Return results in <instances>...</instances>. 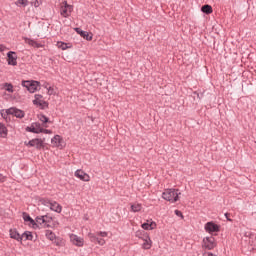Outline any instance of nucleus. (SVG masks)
<instances>
[{
	"label": "nucleus",
	"instance_id": "nucleus-29",
	"mask_svg": "<svg viewBox=\"0 0 256 256\" xmlns=\"http://www.w3.org/2000/svg\"><path fill=\"white\" fill-rule=\"evenodd\" d=\"M35 223H36L38 226H39V225H43V226L45 227V218H44V216H37Z\"/></svg>",
	"mask_w": 256,
	"mask_h": 256
},
{
	"label": "nucleus",
	"instance_id": "nucleus-11",
	"mask_svg": "<svg viewBox=\"0 0 256 256\" xmlns=\"http://www.w3.org/2000/svg\"><path fill=\"white\" fill-rule=\"evenodd\" d=\"M51 143L54 147H57L58 149H63V147H65V142L63 141V137H61V135H55L51 139Z\"/></svg>",
	"mask_w": 256,
	"mask_h": 256
},
{
	"label": "nucleus",
	"instance_id": "nucleus-20",
	"mask_svg": "<svg viewBox=\"0 0 256 256\" xmlns=\"http://www.w3.org/2000/svg\"><path fill=\"white\" fill-rule=\"evenodd\" d=\"M141 209H143V205L141 203H133L131 204V211L132 213H139V211H141Z\"/></svg>",
	"mask_w": 256,
	"mask_h": 256
},
{
	"label": "nucleus",
	"instance_id": "nucleus-17",
	"mask_svg": "<svg viewBox=\"0 0 256 256\" xmlns=\"http://www.w3.org/2000/svg\"><path fill=\"white\" fill-rule=\"evenodd\" d=\"M156 227L157 223H155L154 221L147 220V222L142 224V229H144L145 231H153V229H155Z\"/></svg>",
	"mask_w": 256,
	"mask_h": 256
},
{
	"label": "nucleus",
	"instance_id": "nucleus-43",
	"mask_svg": "<svg viewBox=\"0 0 256 256\" xmlns=\"http://www.w3.org/2000/svg\"><path fill=\"white\" fill-rule=\"evenodd\" d=\"M0 183H5V176L0 174Z\"/></svg>",
	"mask_w": 256,
	"mask_h": 256
},
{
	"label": "nucleus",
	"instance_id": "nucleus-19",
	"mask_svg": "<svg viewBox=\"0 0 256 256\" xmlns=\"http://www.w3.org/2000/svg\"><path fill=\"white\" fill-rule=\"evenodd\" d=\"M0 115H1V117H3V119H5V121H11V115H12L11 108L2 109L0 111Z\"/></svg>",
	"mask_w": 256,
	"mask_h": 256
},
{
	"label": "nucleus",
	"instance_id": "nucleus-27",
	"mask_svg": "<svg viewBox=\"0 0 256 256\" xmlns=\"http://www.w3.org/2000/svg\"><path fill=\"white\" fill-rule=\"evenodd\" d=\"M46 238L49 239V241H55V238L57 236H55V233H53V231L51 230H46L45 232Z\"/></svg>",
	"mask_w": 256,
	"mask_h": 256
},
{
	"label": "nucleus",
	"instance_id": "nucleus-14",
	"mask_svg": "<svg viewBox=\"0 0 256 256\" xmlns=\"http://www.w3.org/2000/svg\"><path fill=\"white\" fill-rule=\"evenodd\" d=\"M75 31L78 33V35L82 36L83 39H86V41H93V34L83 31L81 28H75Z\"/></svg>",
	"mask_w": 256,
	"mask_h": 256
},
{
	"label": "nucleus",
	"instance_id": "nucleus-42",
	"mask_svg": "<svg viewBox=\"0 0 256 256\" xmlns=\"http://www.w3.org/2000/svg\"><path fill=\"white\" fill-rule=\"evenodd\" d=\"M6 47L3 44H0V53H3L5 51Z\"/></svg>",
	"mask_w": 256,
	"mask_h": 256
},
{
	"label": "nucleus",
	"instance_id": "nucleus-24",
	"mask_svg": "<svg viewBox=\"0 0 256 256\" xmlns=\"http://www.w3.org/2000/svg\"><path fill=\"white\" fill-rule=\"evenodd\" d=\"M26 43H28V45H30L31 47H35L36 49L43 47V45H41V43H39L35 40H31V39H27Z\"/></svg>",
	"mask_w": 256,
	"mask_h": 256
},
{
	"label": "nucleus",
	"instance_id": "nucleus-44",
	"mask_svg": "<svg viewBox=\"0 0 256 256\" xmlns=\"http://www.w3.org/2000/svg\"><path fill=\"white\" fill-rule=\"evenodd\" d=\"M43 87H45V89H49V84L47 82H45Z\"/></svg>",
	"mask_w": 256,
	"mask_h": 256
},
{
	"label": "nucleus",
	"instance_id": "nucleus-37",
	"mask_svg": "<svg viewBox=\"0 0 256 256\" xmlns=\"http://www.w3.org/2000/svg\"><path fill=\"white\" fill-rule=\"evenodd\" d=\"M47 94L48 95H53L54 93H55V90L53 89V87H51V86H49L48 88H47Z\"/></svg>",
	"mask_w": 256,
	"mask_h": 256
},
{
	"label": "nucleus",
	"instance_id": "nucleus-2",
	"mask_svg": "<svg viewBox=\"0 0 256 256\" xmlns=\"http://www.w3.org/2000/svg\"><path fill=\"white\" fill-rule=\"evenodd\" d=\"M136 237H139V239H142V241H144L142 243V249H151V247L153 246V241H151L149 234L145 233V231L136 232Z\"/></svg>",
	"mask_w": 256,
	"mask_h": 256
},
{
	"label": "nucleus",
	"instance_id": "nucleus-6",
	"mask_svg": "<svg viewBox=\"0 0 256 256\" xmlns=\"http://www.w3.org/2000/svg\"><path fill=\"white\" fill-rule=\"evenodd\" d=\"M202 247L208 251H212V249L217 247V242L213 236L205 237L202 241Z\"/></svg>",
	"mask_w": 256,
	"mask_h": 256
},
{
	"label": "nucleus",
	"instance_id": "nucleus-39",
	"mask_svg": "<svg viewBox=\"0 0 256 256\" xmlns=\"http://www.w3.org/2000/svg\"><path fill=\"white\" fill-rule=\"evenodd\" d=\"M174 213L177 215V217H181V219H183V213L181 211L175 210Z\"/></svg>",
	"mask_w": 256,
	"mask_h": 256
},
{
	"label": "nucleus",
	"instance_id": "nucleus-34",
	"mask_svg": "<svg viewBox=\"0 0 256 256\" xmlns=\"http://www.w3.org/2000/svg\"><path fill=\"white\" fill-rule=\"evenodd\" d=\"M88 238L90 239L91 243H95L97 241V236L94 233H88Z\"/></svg>",
	"mask_w": 256,
	"mask_h": 256
},
{
	"label": "nucleus",
	"instance_id": "nucleus-31",
	"mask_svg": "<svg viewBox=\"0 0 256 256\" xmlns=\"http://www.w3.org/2000/svg\"><path fill=\"white\" fill-rule=\"evenodd\" d=\"M4 87L6 88V91H8V93H13V84L11 83H5Z\"/></svg>",
	"mask_w": 256,
	"mask_h": 256
},
{
	"label": "nucleus",
	"instance_id": "nucleus-10",
	"mask_svg": "<svg viewBox=\"0 0 256 256\" xmlns=\"http://www.w3.org/2000/svg\"><path fill=\"white\" fill-rule=\"evenodd\" d=\"M74 176L77 177V179H80V181H85L86 183L91 181V176L81 169L76 170Z\"/></svg>",
	"mask_w": 256,
	"mask_h": 256
},
{
	"label": "nucleus",
	"instance_id": "nucleus-36",
	"mask_svg": "<svg viewBox=\"0 0 256 256\" xmlns=\"http://www.w3.org/2000/svg\"><path fill=\"white\" fill-rule=\"evenodd\" d=\"M96 241H97L98 245H101V246L105 245V243H106L105 239H103V238H97Z\"/></svg>",
	"mask_w": 256,
	"mask_h": 256
},
{
	"label": "nucleus",
	"instance_id": "nucleus-33",
	"mask_svg": "<svg viewBox=\"0 0 256 256\" xmlns=\"http://www.w3.org/2000/svg\"><path fill=\"white\" fill-rule=\"evenodd\" d=\"M22 237H25L27 241H33V234L31 232H25Z\"/></svg>",
	"mask_w": 256,
	"mask_h": 256
},
{
	"label": "nucleus",
	"instance_id": "nucleus-41",
	"mask_svg": "<svg viewBox=\"0 0 256 256\" xmlns=\"http://www.w3.org/2000/svg\"><path fill=\"white\" fill-rule=\"evenodd\" d=\"M203 256H217V255L213 254L212 252H204Z\"/></svg>",
	"mask_w": 256,
	"mask_h": 256
},
{
	"label": "nucleus",
	"instance_id": "nucleus-26",
	"mask_svg": "<svg viewBox=\"0 0 256 256\" xmlns=\"http://www.w3.org/2000/svg\"><path fill=\"white\" fill-rule=\"evenodd\" d=\"M7 133H8L7 127H5L3 123H0V137L5 139V137H7Z\"/></svg>",
	"mask_w": 256,
	"mask_h": 256
},
{
	"label": "nucleus",
	"instance_id": "nucleus-32",
	"mask_svg": "<svg viewBox=\"0 0 256 256\" xmlns=\"http://www.w3.org/2000/svg\"><path fill=\"white\" fill-rule=\"evenodd\" d=\"M42 205H44L45 207H51V203H53V201L49 200V199H42L41 200Z\"/></svg>",
	"mask_w": 256,
	"mask_h": 256
},
{
	"label": "nucleus",
	"instance_id": "nucleus-13",
	"mask_svg": "<svg viewBox=\"0 0 256 256\" xmlns=\"http://www.w3.org/2000/svg\"><path fill=\"white\" fill-rule=\"evenodd\" d=\"M7 57L8 65H12V67H15L17 65V53H15L14 51H10L7 53Z\"/></svg>",
	"mask_w": 256,
	"mask_h": 256
},
{
	"label": "nucleus",
	"instance_id": "nucleus-22",
	"mask_svg": "<svg viewBox=\"0 0 256 256\" xmlns=\"http://www.w3.org/2000/svg\"><path fill=\"white\" fill-rule=\"evenodd\" d=\"M201 11L202 13H206V15H211V13H213V7H211L209 4H206L201 7Z\"/></svg>",
	"mask_w": 256,
	"mask_h": 256
},
{
	"label": "nucleus",
	"instance_id": "nucleus-18",
	"mask_svg": "<svg viewBox=\"0 0 256 256\" xmlns=\"http://www.w3.org/2000/svg\"><path fill=\"white\" fill-rule=\"evenodd\" d=\"M49 209L55 213H61L63 211V206H61L57 201H52Z\"/></svg>",
	"mask_w": 256,
	"mask_h": 256
},
{
	"label": "nucleus",
	"instance_id": "nucleus-30",
	"mask_svg": "<svg viewBox=\"0 0 256 256\" xmlns=\"http://www.w3.org/2000/svg\"><path fill=\"white\" fill-rule=\"evenodd\" d=\"M29 4V0H18L15 5H17V7H21V5L23 7H27V5Z\"/></svg>",
	"mask_w": 256,
	"mask_h": 256
},
{
	"label": "nucleus",
	"instance_id": "nucleus-7",
	"mask_svg": "<svg viewBox=\"0 0 256 256\" xmlns=\"http://www.w3.org/2000/svg\"><path fill=\"white\" fill-rule=\"evenodd\" d=\"M33 104L40 109H45L49 106V104H47V101H45V98H43V95L41 94H36L34 96Z\"/></svg>",
	"mask_w": 256,
	"mask_h": 256
},
{
	"label": "nucleus",
	"instance_id": "nucleus-38",
	"mask_svg": "<svg viewBox=\"0 0 256 256\" xmlns=\"http://www.w3.org/2000/svg\"><path fill=\"white\" fill-rule=\"evenodd\" d=\"M42 133H45L46 135H51V133H53V131L47 130L45 127H43L42 128Z\"/></svg>",
	"mask_w": 256,
	"mask_h": 256
},
{
	"label": "nucleus",
	"instance_id": "nucleus-28",
	"mask_svg": "<svg viewBox=\"0 0 256 256\" xmlns=\"http://www.w3.org/2000/svg\"><path fill=\"white\" fill-rule=\"evenodd\" d=\"M44 227H49V223L53 221V218L48 215H44Z\"/></svg>",
	"mask_w": 256,
	"mask_h": 256
},
{
	"label": "nucleus",
	"instance_id": "nucleus-8",
	"mask_svg": "<svg viewBox=\"0 0 256 256\" xmlns=\"http://www.w3.org/2000/svg\"><path fill=\"white\" fill-rule=\"evenodd\" d=\"M70 243L76 247H83L85 245V240L79 237L77 234H70Z\"/></svg>",
	"mask_w": 256,
	"mask_h": 256
},
{
	"label": "nucleus",
	"instance_id": "nucleus-15",
	"mask_svg": "<svg viewBox=\"0 0 256 256\" xmlns=\"http://www.w3.org/2000/svg\"><path fill=\"white\" fill-rule=\"evenodd\" d=\"M23 219H24V221L28 222L29 226L32 227L33 229L39 228V226L37 225V222H35V220H33V218H31V216H29V214L24 212Z\"/></svg>",
	"mask_w": 256,
	"mask_h": 256
},
{
	"label": "nucleus",
	"instance_id": "nucleus-23",
	"mask_svg": "<svg viewBox=\"0 0 256 256\" xmlns=\"http://www.w3.org/2000/svg\"><path fill=\"white\" fill-rule=\"evenodd\" d=\"M10 237L11 239H15L16 241H21V235L15 229L10 230Z\"/></svg>",
	"mask_w": 256,
	"mask_h": 256
},
{
	"label": "nucleus",
	"instance_id": "nucleus-16",
	"mask_svg": "<svg viewBox=\"0 0 256 256\" xmlns=\"http://www.w3.org/2000/svg\"><path fill=\"white\" fill-rule=\"evenodd\" d=\"M10 113H12L13 117H17V119H23L25 117V112L15 107L10 108Z\"/></svg>",
	"mask_w": 256,
	"mask_h": 256
},
{
	"label": "nucleus",
	"instance_id": "nucleus-5",
	"mask_svg": "<svg viewBox=\"0 0 256 256\" xmlns=\"http://www.w3.org/2000/svg\"><path fill=\"white\" fill-rule=\"evenodd\" d=\"M41 83L39 81H29V80H24L22 81V87H25L29 93H35L37 91V88L39 87Z\"/></svg>",
	"mask_w": 256,
	"mask_h": 256
},
{
	"label": "nucleus",
	"instance_id": "nucleus-35",
	"mask_svg": "<svg viewBox=\"0 0 256 256\" xmlns=\"http://www.w3.org/2000/svg\"><path fill=\"white\" fill-rule=\"evenodd\" d=\"M54 243V245H57V247L61 246L63 243V240H61L60 238H55L54 241H52Z\"/></svg>",
	"mask_w": 256,
	"mask_h": 256
},
{
	"label": "nucleus",
	"instance_id": "nucleus-9",
	"mask_svg": "<svg viewBox=\"0 0 256 256\" xmlns=\"http://www.w3.org/2000/svg\"><path fill=\"white\" fill-rule=\"evenodd\" d=\"M206 233H219L220 227L215 222H207L204 226Z\"/></svg>",
	"mask_w": 256,
	"mask_h": 256
},
{
	"label": "nucleus",
	"instance_id": "nucleus-12",
	"mask_svg": "<svg viewBox=\"0 0 256 256\" xmlns=\"http://www.w3.org/2000/svg\"><path fill=\"white\" fill-rule=\"evenodd\" d=\"M26 131H29L30 133H43V125L39 122H34L31 126L26 128Z\"/></svg>",
	"mask_w": 256,
	"mask_h": 256
},
{
	"label": "nucleus",
	"instance_id": "nucleus-3",
	"mask_svg": "<svg viewBox=\"0 0 256 256\" xmlns=\"http://www.w3.org/2000/svg\"><path fill=\"white\" fill-rule=\"evenodd\" d=\"M71 13H73V5L67 3V1H63L60 4V15L62 17H71Z\"/></svg>",
	"mask_w": 256,
	"mask_h": 256
},
{
	"label": "nucleus",
	"instance_id": "nucleus-21",
	"mask_svg": "<svg viewBox=\"0 0 256 256\" xmlns=\"http://www.w3.org/2000/svg\"><path fill=\"white\" fill-rule=\"evenodd\" d=\"M39 121L42 123V127H49L47 124L49 123V118L43 114L38 115Z\"/></svg>",
	"mask_w": 256,
	"mask_h": 256
},
{
	"label": "nucleus",
	"instance_id": "nucleus-4",
	"mask_svg": "<svg viewBox=\"0 0 256 256\" xmlns=\"http://www.w3.org/2000/svg\"><path fill=\"white\" fill-rule=\"evenodd\" d=\"M24 145H26V147H35L36 149L41 150L45 147V140L41 138H34L28 142L25 141Z\"/></svg>",
	"mask_w": 256,
	"mask_h": 256
},
{
	"label": "nucleus",
	"instance_id": "nucleus-25",
	"mask_svg": "<svg viewBox=\"0 0 256 256\" xmlns=\"http://www.w3.org/2000/svg\"><path fill=\"white\" fill-rule=\"evenodd\" d=\"M56 47H58V49H62V51H65L67 49H71V45L67 44L65 42H57Z\"/></svg>",
	"mask_w": 256,
	"mask_h": 256
},
{
	"label": "nucleus",
	"instance_id": "nucleus-1",
	"mask_svg": "<svg viewBox=\"0 0 256 256\" xmlns=\"http://www.w3.org/2000/svg\"><path fill=\"white\" fill-rule=\"evenodd\" d=\"M179 195H181V192H179V189H166L162 193V198L165 199V201H169L170 203H177V200L179 199Z\"/></svg>",
	"mask_w": 256,
	"mask_h": 256
},
{
	"label": "nucleus",
	"instance_id": "nucleus-40",
	"mask_svg": "<svg viewBox=\"0 0 256 256\" xmlns=\"http://www.w3.org/2000/svg\"><path fill=\"white\" fill-rule=\"evenodd\" d=\"M97 235H99L100 237H107L108 233L100 231V232H97Z\"/></svg>",
	"mask_w": 256,
	"mask_h": 256
}]
</instances>
